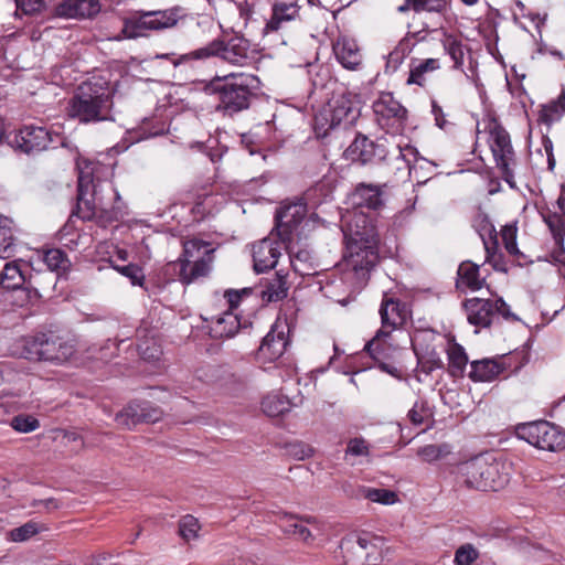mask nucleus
<instances>
[{
  "mask_svg": "<svg viewBox=\"0 0 565 565\" xmlns=\"http://www.w3.org/2000/svg\"><path fill=\"white\" fill-rule=\"evenodd\" d=\"M277 522L285 534L306 544H310L315 540V535L307 525L309 524L315 530H320L319 522L312 516L299 518L288 513H280L277 515Z\"/></svg>",
  "mask_w": 565,
  "mask_h": 565,
  "instance_id": "21",
  "label": "nucleus"
},
{
  "mask_svg": "<svg viewBox=\"0 0 565 565\" xmlns=\"http://www.w3.org/2000/svg\"><path fill=\"white\" fill-rule=\"evenodd\" d=\"M138 351L142 360L153 362L158 361L162 354L161 347L154 337L146 338L145 330H138Z\"/></svg>",
  "mask_w": 565,
  "mask_h": 565,
  "instance_id": "36",
  "label": "nucleus"
},
{
  "mask_svg": "<svg viewBox=\"0 0 565 565\" xmlns=\"http://www.w3.org/2000/svg\"><path fill=\"white\" fill-rule=\"evenodd\" d=\"M258 78L247 73H230L215 76L206 89L218 96L216 110L233 116L249 107L253 90L257 88Z\"/></svg>",
  "mask_w": 565,
  "mask_h": 565,
  "instance_id": "4",
  "label": "nucleus"
},
{
  "mask_svg": "<svg viewBox=\"0 0 565 565\" xmlns=\"http://www.w3.org/2000/svg\"><path fill=\"white\" fill-rule=\"evenodd\" d=\"M396 150L398 156L407 163L408 168L412 169V163L417 162V150L414 147L406 146L405 148H401L396 146Z\"/></svg>",
  "mask_w": 565,
  "mask_h": 565,
  "instance_id": "61",
  "label": "nucleus"
},
{
  "mask_svg": "<svg viewBox=\"0 0 565 565\" xmlns=\"http://www.w3.org/2000/svg\"><path fill=\"white\" fill-rule=\"evenodd\" d=\"M77 169L78 216L85 221H94L103 227L120 220L126 213V206L118 191L110 184H100V175L106 167L87 159H79Z\"/></svg>",
  "mask_w": 565,
  "mask_h": 565,
  "instance_id": "2",
  "label": "nucleus"
},
{
  "mask_svg": "<svg viewBox=\"0 0 565 565\" xmlns=\"http://www.w3.org/2000/svg\"><path fill=\"white\" fill-rule=\"evenodd\" d=\"M116 269L125 277L129 278L132 285L141 286L145 279L142 269L135 265L129 264L126 266H117Z\"/></svg>",
  "mask_w": 565,
  "mask_h": 565,
  "instance_id": "57",
  "label": "nucleus"
},
{
  "mask_svg": "<svg viewBox=\"0 0 565 565\" xmlns=\"http://www.w3.org/2000/svg\"><path fill=\"white\" fill-rule=\"evenodd\" d=\"M387 154L388 150L382 139L374 142L365 136H358L344 151L347 160L361 164L384 160Z\"/></svg>",
  "mask_w": 565,
  "mask_h": 565,
  "instance_id": "19",
  "label": "nucleus"
},
{
  "mask_svg": "<svg viewBox=\"0 0 565 565\" xmlns=\"http://www.w3.org/2000/svg\"><path fill=\"white\" fill-rule=\"evenodd\" d=\"M17 12L24 14H34L41 12L44 7V0H15Z\"/></svg>",
  "mask_w": 565,
  "mask_h": 565,
  "instance_id": "58",
  "label": "nucleus"
},
{
  "mask_svg": "<svg viewBox=\"0 0 565 565\" xmlns=\"http://www.w3.org/2000/svg\"><path fill=\"white\" fill-rule=\"evenodd\" d=\"M458 480L469 489L498 491L510 480V467L492 454L477 456L458 466Z\"/></svg>",
  "mask_w": 565,
  "mask_h": 565,
  "instance_id": "3",
  "label": "nucleus"
},
{
  "mask_svg": "<svg viewBox=\"0 0 565 565\" xmlns=\"http://www.w3.org/2000/svg\"><path fill=\"white\" fill-rule=\"evenodd\" d=\"M543 145H544L545 151H546L547 157H548V166L552 169L553 166H554V158H553V153H552V142H551L550 139L544 138Z\"/></svg>",
  "mask_w": 565,
  "mask_h": 565,
  "instance_id": "63",
  "label": "nucleus"
},
{
  "mask_svg": "<svg viewBox=\"0 0 565 565\" xmlns=\"http://www.w3.org/2000/svg\"><path fill=\"white\" fill-rule=\"evenodd\" d=\"M250 292H252L250 288H243L239 290H235V289L226 290L224 294V297L226 298V300L230 305L228 310L234 311V309L237 308L242 297L247 296Z\"/></svg>",
  "mask_w": 565,
  "mask_h": 565,
  "instance_id": "59",
  "label": "nucleus"
},
{
  "mask_svg": "<svg viewBox=\"0 0 565 565\" xmlns=\"http://www.w3.org/2000/svg\"><path fill=\"white\" fill-rule=\"evenodd\" d=\"M377 124L391 134H399L404 128L406 109L392 94H383L373 105Z\"/></svg>",
  "mask_w": 565,
  "mask_h": 565,
  "instance_id": "16",
  "label": "nucleus"
},
{
  "mask_svg": "<svg viewBox=\"0 0 565 565\" xmlns=\"http://www.w3.org/2000/svg\"><path fill=\"white\" fill-rule=\"evenodd\" d=\"M13 221L0 215V258L8 259L14 256L17 244L13 231Z\"/></svg>",
  "mask_w": 565,
  "mask_h": 565,
  "instance_id": "30",
  "label": "nucleus"
},
{
  "mask_svg": "<svg viewBox=\"0 0 565 565\" xmlns=\"http://www.w3.org/2000/svg\"><path fill=\"white\" fill-rule=\"evenodd\" d=\"M312 4H318L324 9H333L341 0H308Z\"/></svg>",
  "mask_w": 565,
  "mask_h": 565,
  "instance_id": "62",
  "label": "nucleus"
},
{
  "mask_svg": "<svg viewBox=\"0 0 565 565\" xmlns=\"http://www.w3.org/2000/svg\"><path fill=\"white\" fill-rule=\"evenodd\" d=\"M516 234L518 227L515 223L504 225L500 232V236L505 250L511 256L520 257L522 256V253L519 250L516 246Z\"/></svg>",
  "mask_w": 565,
  "mask_h": 565,
  "instance_id": "46",
  "label": "nucleus"
},
{
  "mask_svg": "<svg viewBox=\"0 0 565 565\" xmlns=\"http://www.w3.org/2000/svg\"><path fill=\"white\" fill-rule=\"evenodd\" d=\"M462 307L468 322L477 328L490 327L497 315H501L504 319L516 320L502 298L492 300L475 297L465 300Z\"/></svg>",
  "mask_w": 565,
  "mask_h": 565,
  "instance_id": "13",
  "label": "nucleus"
},
{
  "mask_svg": "<svg viewBox=\"0 0 565 565\" xmlns=\"http://www.w3.org/2000/svg\"><path fill=\"white\" fill-rule=\"evenodd\" d=\"M565 111V88L562 89L557 99L544 105L540 111V120L547 126L559 120Z\"/></svg>",
  "mask_w": 565,
  "mask_h": 565,
  "instance_id": "35",
  "label": "nucleus"
},
{
  "mask_svg": "<svg viewBox=\"0 0 565 565\" xmlns=\"http://www.w3.org/2000/svg\"><path fill=\"white\" fill-rule=\"evenodd\" d=\"M515 435L541 450L557 451L565 447V433L546 420L520 424Z\"/></svg>",
  "mask_w": 565,
  "mask_h": 565,
  "instance_id": "12",
  "label": "nucleus"
},
{
  "mask_svg": "<svg viewBox=\"0 0 565 565\" xmlns=\"http://www.w3.org/2000/svg\"><path fill=\"white\" fill-rule=\"evenodd\" d=\"M44 530H46L44 524L29 521L19 527L12 529L9 532V537L13 542H24Z\"/></svg>",
  "mask_w": 565,
  "mask_h": 565,
  "instance_id": "42",
  "label": "nucleus"
},
{
  "mask_svg": "<svg viewBox=\"0 0 565 565\" xmlns=\"http://www.w3.org/2000/svg\"><path fill=\"white\" fill-rule=\"evenodd\" d=\"M115 422L124 429H132L141 423L139 402L128 404L122 411L116 414Z\"/></svg>",
  "mask_w": 565,
  "mask_h": 565,
  "instance_id": "37",
  "label": "nucleus"
},
{
  "mask_svg": "<svg viewBox=\"0 0 565 565\" xmlns=\"http://www.w3.org/2000/svg\"><path fill=\"white\" fill-rule=\"evenodd\" d=\"M440 68L438 58L412 60L409 64V75L406 81L408 85L416 84L425 86L428 75Z\"/></svg>",
  "mask_w": 565,
  "mask_h": 565,
  "instance_id": "29",
  "label": "nucleus"
},
{
  "mask_svg": "<svg viewBox=\"0 0 565 565\" xmlns=\"http://www.w3.org/2000/svg\"><path fill=\"white\" fill-rule=\"evenodd\" d=\"M280 256L279 245L271 238H264L253 245L254 268L263 273L274 268Z\"/></svg>",
  "mask_w": 565,
  "mask_h": 565,
  "instance_id": "24",
  "label": "nucleus"
},
{
  "mask_svg": "<svg viewBox=\"0 0 565 565\" xmlns=\"http://www.w3.org/2000/svg\"><path fill=\"white\" fill-rule=\"evenodd\" d=\"M199 530L200 524L194 516L185 515L180 520L179 533L186 542L196 539Z\"/></svg>",
  "mask_w": 565,
  "mask_h": 565,
  "instance_id": "49",
  "label": "nucleus"
},
{
  "mask_svg": "<svg viewBox=\"0 0 565 565\" xmlns=\"http://www.w3.org/2000/svg\"><path fill=\"white\" fill-rule=\"evenodd\" d=\"M545 223L547 224L555 244L561 248L564 249V237H565V214L558 215V214H552L547 215L545 217Z\"/></svg>",
  "mask_w": 565,
  "mask_h": 565,
  "instance_id": "44",
  "label": "nucleus"
},
{
  "mask_svg": "<svg viewBox=\"0 0 565 565\" xmlns=\"http://www.w3.org/2000/svg\"><path fill=\"white\" fill-rule=\"evenodd\" d=\"M355 96L342 94L333 97L315 117L317 127L334 128L340 125L351 126L360 116V105Z\"/></svg>",
  "mask_w": 565,
  "mask_h": 565,
  "instance_id": "11",
  "label": "nucleus"
},
{
  "mask_svg": "<svg viewBox=\"0 0 565 565\" xmlns=\"http://www.w3.org/2000/svg\"><path fill=\"white\" fill-rule=\"evenodd\" d=\"M333 51L339 63L348 70H355L361 64L362 55L355 41L351 39H338Z\"/></svg>",
  "mask_w": 565,
  "mask_h": 565,
  "instance_id": "27",
  "label": "nucleus"
},
{
  "mask_svg": "<svg viewBox=\"0 0 565 565\" xmlns=\"http://www.w3.org/2000/svg\"><path fill=\"white\" fill-rule=\"evenodd\" d=\"M408 2L412 3V9L416 12H441L447 6V0H408Z\"/></svg>",
  "mask_w": 565,
  "mask_h": 565,
  "instance_id": "53",
  "label": "nucleus"
},
{
  "mask_svg": "<svg viewBox=\"0 0 565 565\" xmlns=\"http://www.w3.org/2000/svg\"><path fill=\"white\" fill-rule=\"evenodd\" d=\"M489 142L497 167L501 169L505 181L510 182V179L513 178L510 166L513 162L514 152L508 131L494 122L490 128Z\"/></svg>",
  "mask_w": 565,
  "mask_h": 565,
  "instance_id": "17",
  "label": "nucleus"
},
{
  "mask_svg": "<svg viewBox=\"0 0 565 565\" xmlns=\"http://www.w3.org/2000/svg\"><path fill=\"white\" fill-rule=\"evenodd\" d=\"M505 369L507 365L501 360L484 359L481 361H473L471 363L469 377L475 382H491Z\"/></svg>",
  "mask_w": 565,
  "mask_h": 565,
  "instance_id": "28",
  "label": "nucleus"
},
{
  "mask_svg": "<svg viewBox=\"0 0 565 565\" xmlns=\"http://www.w3.org/2000/svg\"><path fill=\"white\" fill-rule=\"evenodd\" d=\"M307 214V205L301 200L284 203L276 212V230L282 242H291L294 233Z\"/></svg>",
  "mask_w": 565,
  "mask_h": 565,
  "instance_id": "18",
  "label": "nucleus"
},
{
  "mask_svg": "<svg viewBox=\"0 0 565 565\" xmlns=\"http://www.w3.org/2000/svg\"><path fill=\"white\" fill-rule=\"evenodd\" d=\"M180 8L154 11H137L124 19L121 32L114 38L116 41L146 36L149 31H161L173 28L180 19Z\"/></svg>",
  "mask_w": 565,
  "mask_h": 565,
  "instance_id": "7",
  "label": "nucleus"
},
{
  "mask_svg": "<svg viewBox=\"0 0 565 565\" xmlns=\"http://www.w3.org/2000/svg\"><path fill=\"white\" fill-rule=\"evenodd\" d=\"M370 454L369 444L363 438H352L348 441L345 455L355 457H366Z\"/></svg>",
  "mask_w": 565,
  "mask_h": 565,
  "instance_id": "56",
  "label": "nucleus"
},
{
  "mask_svg": "<svg viewBox=\"0 0 565 565\" xmlns=\"http://www.w3.org/2000/svg\"><path fill=\"white\" fill-rule=\"evenodd\" d=\"M212 56L220 57L233 65L244 66L254 60V51L250 49L247 39L241 35H232L223 40H214L206 46L181 56L179 61L174 62V65H178L181 61L205 60Z\"/></svg>",
  "mask_w": 565,
  "mask_h": 565,
  "instance_id": "6",
  "label": "nucleus"
},
{
  "mask_svg": "<svg viewBox=\"0 0 565 565\" xmlns=\"http://www.w3.org/2000/svg\"><path fill=\"white\" fill-rule=\"evenodd\" d=\"M11 426L19 433H31L40 427V423L31 415H17L11 419Z\"/></svg>",
  "mask_w": 565,
  "mask_h": 565,
  "instance_id": "51",
  "label": "nucleus"
},
{
  "mask_svg": "<svg viewBox=\"0 0 565 565\" xmlns=\"http://www.w3.org/2000/svg\"><path fill=\"white\" fill-rule=\"evenodd\" d=\"M288 327L277 321L265 335L256 353V361L264 370L270 369L267 364H275L286 351L288 339L286 331Z\"/></svg>",
  "mask_w": 565,
  "mask_h": 565,
  "instance_id": "15",
  "label": "nucleus"
},
{
  "mask_svg": "<svg viewBox=\"0 0 565 565\" xmlns=\"http://www.w3.org/2000/svg\"><path fill=\"white\" fill-rule=\"evenodd\" d=\"M412 43L404 39L387 55L386 71L395 72L403 63L404 58L411 53Z\"/></svg>",
  "mask_w": 565,
  "mask_h": 565,
  "instance_id": "41",
  "label": "nucleus"
},
{
  "mask_svg": "<svg viewBox=\"0 0 565 565\" xmlns=\"http://www.w3.org/2000/svg\"><path fill=\"white\" fill-rule=\"evenodd\" d=\"M111 106L108 92H93L89 86H81L79 93L70 100L67 111L71 117L82 122L100 121L108 119Z\"/></svg>",
  "mask_w": 565,
  "mask_h": 565,
  "instance_id": "8",
  "label": "nucleus"
},
{
  "mask_svg": "<svg viewBox=\"0 0 565 565\" xmlns=\"http://www.w3.org/2000/svg\"><path fill=\"white\" fill-rule=\"evenodd\" d=\"M489 239L487 241L483 236V245L487 253V262L492 265L495 270L507 271L505 264L502 256L498 254V235L492 225L489 226Z\"/></svg>",
  "mask_w": 565,
  "mask_h": 565,
  "instance_id": "34",
  "label": "nucleus"
},
{
  "mask_svg": "<svg viewBox=\"0 0 565 565\" xmlns=\"http://www.w3.org/2000/svg\"><path fill=\"white\" fill-rule=\"evenodd\" d=\"M25 277L18 262L7 263L0 274V284L7 289H18L23 286Z\"/></svg>",
  "mask_w": 565,
  "mask_h": 565,
  "instance_id": "33",
  "label": "nucleus"
},
{
  "mask_svg": "<svg viewBox=\"0 0 565 565\" xmlns=\"http://www.w3.org/2000/svg\"><path fill=\"white\" fill-rule=\"evenodd\" d=\"M239 328L241 321L238 316L232 310H226L212 318L210 334L215 339H227L234 337Z\"/></svg>",
  "mask_w": 565,
  "mask_h": 565,
  "instance_id": "26",
  "label": "nucleus"
},
{
  "mask_svg": "<svg viewBox=\"0 0 565 565\" xmlns=\"http://www.w3.org/2000/svg\"><path fill=\"white\" fill-rule=\"evenodd\" d=\"M358 495L369 499L372 502L382 504H393L397 501V494L387 489H376L370 487H360Z\"/></svg>",
  "mask_w": 565,
  "mask_h": 565,
  "instance_id": "40",
  "label": "nucleus"
},
{
  "mask_svg": "<svg viewBox=\"0 0 565 565\" xmlns=\"http://www.w3.org/2000/svg\"><path fill=\"white\" fill-rule=\"evenodd\" d=\"M478 557V550L472 544L467 543L457 548L454 562L456 565H473Z\"/></svg>",
  "mask_w": 565,
  "mask_h": 565,
  "instance_id": "48",
  "label": "nucleus"
},
{
  "mask_svg": "<svg viewBox=\"0 0 565 565\" xmlns=\"http://www.w3.org/2000/svg\"><path fill=\"white\" fill-rule=\"evenodd\" d=\"M484 284L480 277L479 266L471 262H462L458 268V286H465L472 291L479 290Z\"/></svg>",
  "mask_w": 565,
  "mask_h": 565,
  "instance_id": "31",
  "label": "nucleus"
},
{
  "mask_svg": "<svg viewBox=\"0 0 565 565\" xmlns=\"http://www.w3.org/2000/svg\"><path fill=\"white\" fill-rule=\"evenodd\" d=\"M141 423H156L162 417V411L149 402H139Z\"/></svg>",
  "mask_w": 565,
  "mask_h": 565,
  "instance_id": "54",
  "label": "nucleus"
},
{
  "mask_svg": "<svg viewBox=\"0 0 565 565\" xmlns=\"http://www.w3.org/2000/svg\"><path fill=\"white\" fill-rule=\"evenodd\" d=\"M227 565H256V564L252 559L238 557V558L233 559Z\"/></svg>",
  "mask_w": 565,
  "mask_h": 565,
  "instance_id": "64",
  "label": "nucleus"
},
{
  "mask_svg": "<svg viewBox=\"0 0 565 565\" xmlns=\"http://www.w3.org/2000/svg\"><path fill=\"white\" fill-rule=\"evenodd\" d=\"M43 260L51 270H65L70 264L65 253L58 248L49 249Z\"/></svg>",
  "mask_w": 565,
  "mask_h": 565,
  "instance_id": "47",
  "label": "nucleus"
},
{
  "mask_svg": "<svg viewBox=\"0 0 565 565\" xmlns=\"http://www.w3.org/2000/svg\"><path fill=\"white\" fill-rule=\"evenodd\" d=\"M263 300L267 302L278 301L287 296L286 282L280 276H276L273 280L267 281L262 291Z\"/></svg>",
  "mask_w": 565,
  "mask_h": 565,
  "instance_id": "39",
  "label": "nucleus"
},
{
  "mask_svg": "<svg viewBox=\"0 0 565 565\" xmlns=\"http://www.w3.org/2000/svg\"><path fill=\"white\" fill-rule=\"evenodd\" d=\"M340 548L343 565H376L380 561L376 540L369 536H347L342 539Z\"/></svg>",
  "mask_w": 565,
  "mask_h": 565,
  "instance_id": "14",
  "label": "nucleus"
},
{
  "mask_svg": "<svg viewBox=\"0 0 565 565\" xmlns=\"http://www.w3.org/2000/svg\"><path fill=\"white\" fill-rule=\"evenodd\" d=\"M342 231L345 253L340 264L341 281L351 295L366 285L377 262L379 234L372 218L358 209L343 216Z\"/></svg>",
  "mask_w": 565,
  "mask_h": 565,
  "instance_id": "1",
  "label": "nucleus"
},
{
  "mask_svg": "<svg viewBox=\"0 0 565 565\" xmlns=\"http://www.w3.org/2000/svg\"><path fill=\"white\" fill-rule=\"evenodd\" d=\"M99 11V0H62L54 7L53 15L62 19H86Z\"/></svg>",
  "mask_w": 565,
  "mask_h": 565,
  "instance_id": "22",
  "label": "nucleus"
},
{
  "mask_svg": "<svg viewBox=\"0 0 565 565\" xmlns=\"http://www.w3.org/2000/svg\"><path fill=\"white\" fill-rule=\"evenodd\" d=\"M351 202L356 207L377 210L383 205L382 186L360 183L351 194Z\"/></svg>",
  "mask_w": 565,
  "mask_h": 565,
  "instance_id": "25",
  "label": "nucleus"
},
{
  "mask_svg": "<svg viewBox=\"0 0 565 565\" xmlns=\"http://www.w3.org/2000/svg\"><path fill=\"white\" fill-rule=\"evenodd\" d=\"M407 416L414 425H422L426 423L433 414L425 402H417L409 409Z\"/></svg>",
  "mask_w": 565,
  "mask_h": 565,
  "instance_id": "52",
  "label": "nucleus"
},
{
  "mask_svg": "<svg viewBox=\"0 0 565 565\" xmlns=\"http://www.w3.org/2000/svg\"><path fill=\"white\" fill-rule=\"evenodd\" d=\"M288 454L297 460H305L313 455V448L302 441L290 443L287 445Z\"/></svg>",
  "mask_w": 565,
  "mask_h": 565,
  "instance_id": "55",
  "label": "nucleus"
},
{
  "mask_svg": "<svg viewBox=\"0 0 565 565\" xmlns=\"http://www.w3.org/2000/svg\"><path fill=\"white\" fill-rule=\"evenodd\" d=\"M414 351L417 355L418 363L425 373H431L443 366L440 354L436 352L435 349L426 348V350H422L414 344Z\"/></svg>",
  "mask_w": 565,
  "mask_h": 565,
  "instance_id": "38",
  "label": "nucleus"
},
{
  "mask_svg": "<svg viewBox=\"0 0 565 565\" xmlns=\"http://www.w3.org/2000/svg\"><path fill=\"white\" fill-rule=\"evenodd\" d=\"M213 249L200 239H190L183 244V257L178 260L180 265L179 279L183 284H191L205 277L211 270Z\"/></svg>",
  "mask_w": 565,
  "mask_h": 565,
  "instance_id": "10",
  "label": "nucleus"
},
{
  "mask_svg": "<svg viewBox=\"0 0 565 565\" xmlns=\"http://www.w3.org/2000/svg\"><path fill=\"white\" fill-rule=\"evenodd\" d=\"M73 342L55 335L38 334L25 340L23 355L29 360L63 364L75 355Z\"/></svg>",
  "mask_w": 565,
  "mask_h": 565,
  "instance_id": "9",
  "label": "nucleus"
},
{
  "mask_svg": "<svg viewBox=\"0 0 565 565\" xmlns=\"http://www.w3.org/2000/svg\"><path fill=\"white\" fill-rule=\"evenodd\" d=\"M443 45L445 51L449 54L454 61L455 68H461L463 64V46L460 40L454 35H446Z\"/></svg>",
  "mask_w": 565,
  "mask_h": 565,
  "instance_id": "43",
  "label": "nucleus"
},
{
  "mask_svg": "<svg viewBox=\"0 0 565 565\" xmlns=\"http://www.w3.org/2000/svg\"><path fill=\"white\" fill-rule=\"evenodd\" d=\"M381 328L375 335L365 344V351L372 359H381L392 348V332L404 326L408 318V310L405 303L393 298L383 299L380 308Z\"/></svg>",
  "mask_w": 565,
  "mask_h": 565,
  "instance_id": "5",
  "label": "nucleus"
},
{
  "mask_svg": "<svg viewBox=\"0 0 565 565\" xmlns=\"http://www.w3.org/2000/svg\"><path fill=\"white\" fill-rule=\"evenodd\" d=\"M54 138L58 139V135H52L44 127L24 126L14 136L13 143L22 151L30 153L33 151H42L54 142Z\"/></svg>",
  "mask_w": 565,
  "mask_h": 565,
  "instance_id": "20",
  "label": "nucleus"
},
{
  "mask_svg": "<svg viewBox=\"0 0 565 565\" xmlns=\"http://www.w3.org/2000/svg\"><path fill=\"white\" fill-rule=\"evenodd\" d=\"M448 359L451 373L454 375L461 374L468 363L467 354L459 344H452L448 349Z\"/></svg>",
  "mask_w": 565,
  "mask_h": 565,
  "instance_id": "45",
  "label": "nucleus"
},
{
  "mask_svg": "<svg viewBox=\"0 0 565 565\" xmlns=\"http://www.w3.org/2000/svg\"><path fill=\"white\" fill-rule=\"evenodd\" d=\"M447 446L445 445H426L417 449V456L426 462H433L440 459L447 454Z\"/></svg>",
  "mask_w": 565,
  "mask_h": 565,
  "instance_id": "50",
  "label": "nucleus"
},
{
  "mask_svg": "<svg viewBox=\"0 0 565 565\" xmlns=\"http://www.w3.org/2000/svg\"><path fill=\"white\" fill-rule=\"evenodd\" d=\"M385 347H386V354L387 355H384L381 359H374V360L379 363V367L382 371H384V372H386V373H388V374H391V375H393L395 377H398L399 376V370L395 365H393L392 363L385 362V360H387L391 356V353L396 350V345H394L392 343V348L391 349H387V344Z\"/></svg>",
  "mask_w": 565,
  "mask_h": 565,
  "instance_id": "60",
  "label": "nucleus"
},
{
  "mask_svg": "<svg viewBox=\"0 0 565 565\" xmlns=\"http://www.w3.org/2000/svg\"><path fill=\"white\" fill-rule=\"evenodd\" d=\"M300 7L298 0H275L271 7V17L266 23L265 32H276L285 23L299 18Z\"/></svg>",
  "mask_w": 565,
  "mask_h": 565,
  "instance_id": "23",
  "label": "nucleus"
},
{
  "mask_svg": "<svg viewBox=\"0 0 565 565\" xmlns=\"http://www.w3.org/2000/svg\"><path fill=\"white\" fill-rule=\"evenodd\" d=\"M290 407V401L279 393H269L262 401V411L269 417L280 416L289 412Z\"/></svg>",
  "mask_w": 565,
  "mask_h": 565,
  "instance_id": "32",
  "label": "nucleus"
}]
</instances>
